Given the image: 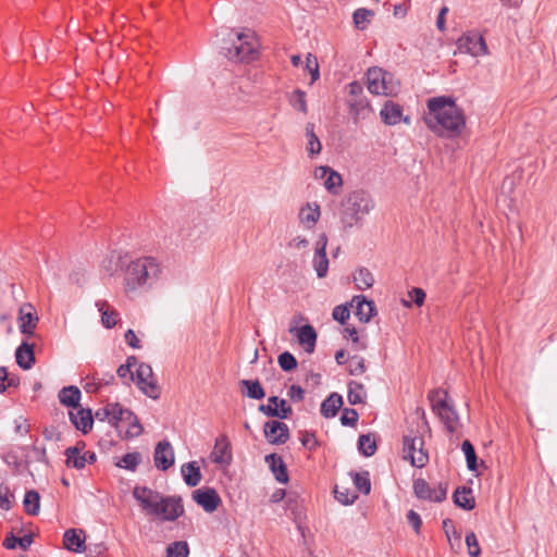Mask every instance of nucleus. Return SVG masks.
I'll use <instances>...</instances> for the list:
<instances>
[{
	"mask_svg": "<svg viewBox=\"0 0 557 557\" xmlns=\"http://www.w3.org/2000/svg\"><path fill=\"white\" fill-rule=\"evenodd\" d=\"M426 126L441 137L459 136L466 127L463 110L450 97H434L428 100Z\"/></svg>",
	"mask_w": 557,
	"mask_h": 557,
	"instance_id": "nucleus-1",
	"label": "nucleus"
},
{
	"mask_svg": "<svg viewBox=\"0 0 557 557\" xmlns=\"http://www.w3.org/2000/svg\"><path fill=\"white\" fill-rule=\"evenodd\" d=\"M162 264L151 256L131 261L124 272V289L126 294L152 287L162 275Z\"/></svg>",
	"mask_w": 557,
	"mask_h": 557,
	"instance_id": "nucleus-2",
	"label": "nucleus"
},
{
	"mask_svg": "<svg viewBox=\"0 0 557 557\" xmlns=\"http://www.w3.org/2000/svg\"><path fill=\"white\" fill-rule=\"evenodd\" d=\"M374 208V201L371 195L363 189H357L349 193L342 200L339 212L341 222L344 228H350L358 225L364 215Z\"/></svg>",
	"mask_w": 557,
	"mask_h": 557,
	"instance_id": "nucleus-3",
	"label": "nucleus"
},
{
	"mask_svg": "<svg viewBox=\"0 0 557 557\" xmlns=\"http://www.w3.org/2000/svg\"><path fill=\"white\" fill-rule=\"evenodd\" d=\"M232 47L223 48L224 55L231 61L250 62L258 55V40L251 30L237 33Z\"/></svg>",
	"mask_w": 557,
	"mask_h": 557,
	"instance_id": "nucleus-4",
	"label": "nucleus"
},
{
	"mask_svg": "<svg viewBox=\"0 0 557 557\" xmlns=\"http://www.w3.org/2000/svg\"><path fill=\"white\" fill-rule=\"evenodd\" d=\"M433 412L444 423L447 432L454 433L457 429L459 417L457 411L447 401L448 392L445 389H432L428 394Z\"/></svg>",
	"mask_w": 557,
	"mask_h": 557,
	"instance_id": "nucleus-5",
	"label": "nucleus"
},
{
	"mask_svg": "<svg viewBox=\"0 0 557 557\" xmlns=\"http://www.w3.org/2000/svg\"><path fill=\"white\" fill-rule=\"evenodd\" d=\"M110 424L113 425L120 434L124 432L125 437L139 436L144 431L137 417L129 409L123 408L117 403L111 404Z\"/></svg>",
	"mask_w": 557,
	"mask_h": 557,
	"instance_id": "nucleus-6",
	"label": "nucleus"
},
{
	"mask_svg": "<svg viewBox=\"0 0 557 557\" xmlns=\"http://www.w3.org/2000/svg\"><path fill=\"white\" fill-rule=\"evenodd\" d=\"M423 445L424 441L421 436H404V458L409 459L413 467L422 468L429 460L428 453L424 450Z\"/></svg>",
	"mask_w": 557,
	"mask_h": 557,
	"instance_id": "nucleus-7",
	"label": "nucleus"
},
{
	"mask_svg": "<svg viewBox=\"0 0 557 557\" xmlns=\"http://www.w3.org/2000/svg\"><path fill=\"white\" fill-rule=\"evenodd\" d=\"M135 380L138 388L148 397L159 399L161 395V387L158 384L151 366L147 363L138 364L136 370Z\"/></svg>",
	"mask_w": 557,
	"mask_h": 557,
	"instance_id": "nucleus-8",
	"label": "nucleus"
},
{
	"mask_svg": "<svg viewBox=\"0 0 557 557\" xmlns=\"http://www.w3.org/2000/svg\"><path fill=\"white\" fill-rule=\"evenodd\" d=\"M184 513V506L181 497L162 496L151 516L164 521H175Z\"/></svg>",
	"mask_w": 557,
	"mask_h": 557,
	"instance_id": "nucleus-9",
	"label": "nucleus"
},
{
	"mask_svg": "<svg viewBox=\"0 0 557 557\" xmlns=\"http://www.w3.org/2000/svg\"><path fill=\"white\" fill-rule=\"evenodd\" d=\"M457 48L461 53H469L472 57L485 55L488 53L485 39L476 32H469L457 40Z\"/></svg>",
	"mask_w": 557,
	"mask_h": 557,
	"instance_id": "nucleus-10",
	"label": "nucleus"
},
{
	"mask_svg": "<svg viewBox=\"0 0 557 557\" xmlns=\"http://www.w3.org/2000/svg\"><path fill=\"white\" fill-rule=\"evenodd\" d=\"M18 329L20 332L26 336L27 339L35 337V330L39 322V317L36 308L29 304H23L18 309Z\"/></svg>",
	"mask_w": 557,
	"mask_h": 557,
	"instance_id": "nucleus-11",
	"label": "nucleus"
},
{
	"mask_svg": "<svg viewBox=\"0 0 557 557\" xmlns=\"http://www.w3.org/2000/svg\"><path fill=\"white\" fill-rule=\"evenodd\" d=\"M388 73L379 67H371L367 72L368 90L373 95L389 96L395 92L394 86L386 81Z\"/></svg>",
	"mask_w": 557,
	"mask_h": 557,
	"instance_id": "nucleus-12",
	"label": "nucleus"
},
{
	"mask_svg": "<svg viewBox=\"0 0 557 557\" xmlns=\"http://www.w3.org/2000/svg\"><path fill=\"white\" fill-rule=\"evenodd\" d=\"M413 492L420 499L441 503L446 498L447 484L440 483L437 487H431L424 479H417L413 482Z\"/></svg>",
	"mask_w": 557,
	"mask_h": 557,
	"instance_id": "nucleus-13",
	"label": "nucleus"
},
{
	"mask_svg": "<svg viewBox=\"0 0 557 557\" xmlns=\"http://www.w3.org/2000/svg\"><path fill=\"white\" fill-rule=\"evenodd\" d=\"M263 433L267 441L272 445L285 444L289 440V429L287 424L277 420L265 422Z\"/></svg>",
	"mask_w": 557,
	"mask_h": 557,
	"instance_id": "nucleus-14",
	"label": "nucleus"
},
{
	"mask_svg": "<svg viewBox=\"0 0 557 557\" xmlns=\"http://www.w3.org/2000/svg\"><path fill=\"white\" fill-rule=\"evenodd\" d=\"M133 496L148 515H152L156 511V507L162 498L160 493L147 486H135Z\"/></svg>",
	"mask_w": 557,
	"mask_h": 557,
	"instance_id": "nucleus-15",
	"label": "nucleus"
},
{
	"mask_svg": "<svg viewBox=\"0 0 557 557\" xmlns=\"http://www.w3.org/2000/svg\"><path fill=\"white\" fill-rule=\"evenodd\" d=\"M193 499L207 512H213L221 504V498L214 488L206 487L193 492Z\"/></svg>",
	"mask_w": 557,
	"mask_h": 557,
	"instance_id": "nucleus-16",
	"label": "nucleus"
},
{
	"mask_svg": "<svg viewBox=\"0 0 557 557\" xmlns=\"http://www.w3.org/2000/svg\"><path fill=\"white\" fill-rule=\"evenodd\" d=\"M154 465L165 471L174 465V450L168 441L159 442L154 448Z\"/></svg>",
	"mask_w": 557,
	"mask_h": 557,
	"instance_id": "nucleus-17",
	"label": "nucleus"
},
{
	"mask_svg": "<svg viewBox=\"0 0 557 557\" xmlns=\"http://www.w3.org/2000/svg\"><path fill=\"white\" fill-rule=\"evenodd\" d=\"M86 536L83 530L69 529L63 536V545L67 550L83 553L86 550Z\"/></svg>",
	"mask_w": 557,
	"mask_h": 557,
	"instance_id": "nucleus-18",
	"label": "nucleus"
},
{
	"mask_svg": "<svg viewBox=\"0 0 557 557\" xmlns=\"http://www.w3.org/2000/svg\"><path fill=\"white\" fill-rule=\"evenodd\" d=\"M212 460L219 465H230L232 461L231 444L225 435L216 438L213 450Z\"/></svg>",
	"mask_w": 557,
	"mask_h": 557,
	"instance_id": "nucleus-19",
	"label": "nucleus"
},
{
	"mask_svg": "<svg viewBox=\"0 0 557 557\" xmlns=\"http://www.w3.org/2000/svg\"><path fill=\"white\" fill-rule=\"evenodd\" d=\"M16 363L24 370H29L35 363L34 344L28 339L22 342L15 351Z\"/></svg>",
	"mask_w": 557,
	"mask_h": 557,
	"instance_id": "nucleus-20",
	"label": "nucleus"
},
{
	"mask_svg": "<svg viewBox=\"0 0 557 557\" xmlns=\"http://www.w3.org/2000/svg\"><path fill=\"white\" fill-rule=\"evenodd\" d=\"M76 412L70 411V419L75 428L87 434L92 428V413L89 409H84L81 406L75 408Z\"/></svg>",
	"mask_w": 557,
	"mask_h": 557,
	"instance_id": "nucleus-21",
	"label": "nucleus"
},
{
	"mask_svg": "<svg viewBox=\"0 0 557 557\" xmlns=\"http://www.w3.org/2000/svg\"><path fill=\"white\" fill-rule=\"evenodd\" d=\"M85 442L79 441L75 446L69 447L65 450L66 465L76 469H83L86 466L85 459Z\"/></svg>",
	"mask_w": 557,
	"mask_h": 557,
	"instance_id": "nucleus-22",
	"label": "nucleus"
},
{
	"mask_svg": "<svg viewBox=\"0 0 557 557\" xmlns=\"http://www.w3.org/2000/svg\"><path fill=\"white\" fill-rule=\"evenodd\" d=\"M265 462L280 483L285 484L288 482L289 478L287 467L281 456L277 454H270L265 456Z\"/></svg>",
	"mask_w": 557,
	"mask_h": 557,
	"instance_id": "nucleus-23",
	"label": "nucleus"
},
{
	"mask_svg": "<svg viewBox=\"0 0 557 557\" xmlns=\"http://www.w3.org/2000/svg\"><path fill=\"white\" fill-rule=\"evenodd\" d=\"M348 106L355 122H358L360 119H367L372 112L370 102L364 96L360 98H349Z\"/></svg>",
	"mask_w": 557,
	"mask_h": 557,
	"instance_id": "nucleus-24",
	"label": "nucleus"
},
{
	"mask_svg": "<svg viewBox=\"0 0 557 557\" xmlns=\"http://www.w3.org/2000/svg\"><path fill=\"white\" fill-rule=\"evenodd\" d=\"M351 306L356 307V315L361 322H369L375 310L374 302L367 300L364 296H355Z\"/></svg>",
	"mask_w": 557,
	"mask_h": 557,
	"instance_id": "nucleus-25",
	"label": "nucleus"
},
{
	"mask_svg": "<svg viewBox=\"0 0 557 557\" xmlns=\"http://www.w3.org/2000/svg\"><path fill=\"white\" fill-rule=\"evenodd\" d=\"M298 343L307 352H313L317 343V332L313 326L306 324L297 330Z\"/></svg>",
	"mask_w": 557,
	"mask_h": 557,
	"instance_id": "nucleus-26",
	"label": "nucleus"
},
{
	"mask_svg": "<svg viewBox=\"0 0 557 557\" xmlns=\"http://www.w3.org/2000/svg\"><path fill=\"white\" fill-rule=\"evenodd\" d=\"M321 215L320 206L307 203L299 211V220L306 228H312Z\"/></svg>",
	"mask_w": 557,
	"mask_h": 557,
	"instance_id": "nucleus-27",
	"label": "nucleus"
},
{
	"mask_svg": "<svg viewBox=\"0 0 557 557\" xmlns=\"http://www.w3.org/2000/svg\"><path fill=\"white\" fill-rule=\"evenodd\" d=\"M453 499L456 506L465 510H472L475 507V499L470 487H458L454 492Z\"/></svg>",
	"mask_w": 557,
	"mask_h": 557,
	"instance_id": "nucleus-28",
	"label": "nucleus"
},
{
	"mask_svg": "<svg viewBox=\"0 0 557 557\" xmlns=\"http://www.w3.org/2000/svg\"><path fill=\"white\" fill-rule=\"evenodd\" d=\"M96 307L101 312L102 325L107 329L114 327L119 320V312L111 308V306L106 300L97 301Z\"/></svg>",
	"mask_w": 557,
	"mask_h": 557,
	"instance_id": "nucleus-29",
	"label": "nucleus"
},
{
	"mask_svg": "<svg viewBox=\"0 0 557 557\" xmlns=\"http://www.w3.org/2000/svg\"><path fill=\"white\" fill-rule=\"evenodd\" d=\"M270 404L276 406V409L267 408L268 417L287 419L293 413V409L287 405L285 399H281L277 396H271L268 398Z\"/></svg>",
	"mask_w": 557,
	"mask_h": 557,
	"instance_id": "nucleus-30",
	"label": "nucleus"
},
{
	"mask_svg": "<svg viewBox=\"0 0 557 557\" xmlns=\"http://www.w3.org/2000/svg\"><path fill=\"white\" fill-rule=\"evenodd\" d=\"M181 472L185 483L191 487L197 486L202 479L200 468L197 466L196 461L184 463L181 468Z\"/></svg>",
	"mask_w": 557,
	"mask_h": 557,
	"instance_id": "nucleus-31",
	"label": "nucleus"
},
{
	"mask_svg": "<svg viewBox=\"0 0 557 557\" xmlns=\"http://www.w3.org/2000/svg\"><path fill=\"white\" fill-rule=\"evenodd\" d=\"M343 397L337 393H332L321 405V414L325 418H333L343 406Z\"/></svg>",
	"mask_w": 557,
	"mask_h": 557,
	"instance_id": "nucleus-32",
	"label": "nucleus"
},
{
	"mask_svg": "<svg viewBox=\"0 0 557 557\" xmlns=\"http://www.w3.org/2000/svg\"><path fill=\"white\" fill-rule=\"evenodd\" d=\"M381 119L387 125H395L399 123L401 119V108L399 104L393 101H386L383 109L381 110Z\"/></svg>",
	"mask_w": 557,
	"mask_h": 557,
	"instance_id": "nucleus-33",
	"label": "nucleus"
},
{
	"mask_svg": "<svg viewBox=\"0 0 557 557\" xmlns=\"http://www.w3.org/2000/svg\"><path fill=\"white\" fill-rule=\"evenodd\" d=\"M59 400L66 407L78 408L81 400V391L76 386H66L59 392Z\"/></svg>",
	"mask_w": 557,
	"mask_h": 557,
	"instance_id": "nucleus-34",
	"label": "nucleus"
},
{
	"mask_svg": "<svg viewBox=\"0 0 557 557\" xmlns=\"http://www.w3.org/2000/svg\"><path fill=\"white\" fill-rule=\"evenodd\" d=\"M306 136L308 139L306 149H307L309 156L313 157V156L319 154L321 152L322 145H321L319 137L317 136V134L314 132L313 123H308L306 125Z\"/></svg>",
	"mask_w": 557,
	"mask_h": 557,
	"instance_id": "nucleus-35",
	"label": "nucleus"
},
{
	"mask_svg": "<svg viewBox=\"0 0 557 557\" xmlns=\"http://www.w3.org/2000/svg\"><path fill=\"white\" fill-rule=\"evenodd\" d=\"M354 282L358 289L366 290L373 286L374 277L368 269L361 268L354 275Z\"/></svg>",
	"mask_w": 557,
	"mask_h": 557,
	"instance_id": "nucleus-36",
	"label": "nucleus"
},
{
	"mask_svg": "<svg viewBox=\"0 0 557 557\" xmlns=\"http://www.w3.org/2000/svg\"><path fill=\"white\" fill-rule=\"evenodd\" d=\"M23 504L28 515H38L40 508V496L38 492L34 490L26 492Z\"/></svg>",
	"mask_w": 557,
	"mask_h": 557,
	"instance_id": "nucleus-37",
	"label": "nucleus"
},
{
	"mask_svg": "<svg viewBox=\"0 0 557 557\" xmlns=\"http://www.w3.org/2000/svg\"><path fill=\"white\" fill-rule=\"evenodd\" d=\"M240 385L246 387V395L252 399H262L265 396L264 389L258 380H242Z\"/></svg>",
	"mask_w": 557,
	"mask_h": 557,
	"instance_id": "nucleus-38",
	"label": "nucleus"
},
{
	"mask_svg": "<svg viewBox=\"0 0 557 557\" xmlns=\"http://www.w3.org/2000/svg\"><path fill=\"white\" fill-rule=\"evenodd\" d=\"M358 448L363 456L370 457L376 451L375 440L370 434H362L358 440Z\"/></svg>",
	"mask_w": 557,
	"mask_h": 557,
	"instance_id": "nucleus-39",
	"label": "nucleus"
},
{
	"mask_svg": "<svg viewBox=\"0 0 557 557\" xmlns=\"http://www.w3.org/2000/svg\"><path fill=\"white\" fill-rule=\"evenodd\" d=\"M347 398L350 405L362 404L364 398L363 385L357 382H350L348 384Z\"/></svg>",
	"mask_w": 557,
	"mask_h": 557,
	"instance_id": "nucleus-40",
	"label": "nucleus"
},
{
	"mask_svg": "<svg viewBox=\"0 0 557 557\" xmlns=\"http://www.w3.org/2000/svg\"><path fill=\"white\" fill-rule=\"evenodd\" d=\"M461 449L465 453L468 469L471 471H475L478 468V457L475 454V449L470 441L465 440L461 445Z\"/></svg>",
	"mask_w": 557,
	"mask_h": 557,
	"instance_id": "nucleus-41",
	"label": "nucleus"
},
{
	"mask_svg": "<svg viewBox=\"0 0 557 557\" xmlns=\"http://www.w3.org/2000/svg\"><path fill=\"white\" fill-rule=\"evenodd\" d=\"M342 185V175L338 172L332 170L324 181V187L331 194L337 195L339 193Z\"/></svg>",
	"mask_w": 557,
	"mask_h": 557,
	"instance_id": "nucleus-42",
	"label": "nucleus"
},
{
	"mask_svg": "<svg viewBox=\"0 0 557 557\" xmlns=\"http://www.w3.org/2000/svg\"><path fill=\"white\" fill-rule=\"evenodd\" d=\"M374 15V12L371 11V10H368V9H363V8H360V9H357L355 12H354V23H355V26L358 28V29H363L366 27V25L368 23H370V18Z\"/></svg>",
	"mask_w": 557,
	"mask_h": 557,
	"instance_id": "nucleus-43",
	"label": "nucleus"
},
{
	"mask_svg": "<svg viewBox=\"0 0 557 557\" xmlns=\"http://www.w3.org/2000/svg\"><path fill=\"white\" fill-rule=\"evenodd\" d=\"M140 460H141V456L139 453H137V451L128 453V454L124 455L119 462H116V466L134 471L136 469V467L139 465Z\"/></svg>",
	"mask_w": 557,
	"mask_h": 557,
	"instance_id": "nucleus-44",
	"label": "nucleus"
},
{
	"mask_svg": "<svg viewBox=\"0 0 557 557\" xmlns=\"http://www.w3.org/2000/svg\"><path fill=\"white\" fill-rule=\"evenodd\" d=\"M313 268L317 272L318 277H325L329 270V259L326 253H314Z\"/></svg>",
	"mask_w": 557,
	"mask_h": 557,
	"instance_id": "nucleus-45",
	"label": "nucleus"
},
{
	"mask_svg": "<svg viewBox=\"0 0 557 557\" xmlns=\"http://www.w3.org/2000/svg\"><path fill=\"white\" fill-rule=\"evenodd\" d=\"M189 554L188 544L184 541L174 542L166 548L168 557H187Z\"/></svg>",
	"mask_w": 557,
	"mask_h": 557,
	"instance_id": "nucleus-46",
	"label": "nucleus"
},
{
	"mask_svg": "<svg viewBox=\"0 0 557 557\" xmlns=\"http://www.w3.org/2000/svg\"><path fill=\"white\" fill-rule=\"evenodd\" d=\"M354 484L359 492H361L366 495L369 494L371 491V482H370V478H369V472L364 471L361 473H355L354 474Z\"/></svg>",
	"mask_w": 557,
	"mask_h": 557,
	"instance_id": "nucleus-47",
	"label": "nucleus"
},
{
	"mask_svg": "<svg viewBox=\"0 0 557 557\" xmlns=\"http://www.w3.org/2000/svg\"><path fill=\"white\" fill-rule=\"evenodd\" d=\"M290 104L295 109H297L306 114L308 112L307 102H306V92L300 89L295 90L290 97Z\"/></svg>",
	"mask_w": 557,
	"mask_h": 557,
	"instance_id": "nucleus-48",
	"label": "nucleus"
},
{
	"mask_svg": "<svg viewBox=\"0 0 557 557\" xmlns=\"http://www.w3.org/2000/svg\"><path fill=\"white\" fill-rule=\"evenodd\" d=\"M278 364L284 371H292L297 367V360L289 351L282 352L277 358Z\"/></svg>",
	"mask_w": 557,
	"mask_h": 557,
	"instance_id": "nucleus-49",
	"label": "nucleus"
},
{
	"mask_svg": "<svg viewBox=\"0 0 557 557\" xmlns=\"http://www.w3.org/2000/svg\"><path fill=\"white\" fill-rule=\"evenodd\" d=\"M466 544L468 547V554L471 557H478L481 554V548L474 532H468L466 535Z\"/></svg>",
	"mask_w": 557,
	"mask_h": 557,
	"instance_id": "nucleus-50",
	"label": "nucleus"
},
{
	"mask_svg": "<svg viewBox=\"0 0 557 557\" xmlns=\"http://www.w3.org/2000/svg\"><path fill=\"white\" fill-rule=\"evenodd\" d=\"M13 494L10 492V488L7 485H0V508L3 510H9L12 507L13 503Z\"/></svg>",
	"mask_w": 557,
	"mask_h": 557,
	"instance_id": "nucleus-51",
	"label": "nucleus"
},
{
	"mask_svg": "<svg viewBox=\"0 0 557 557\" xmlns=\"http://www.w3.org/2000/svg\"><path fill=\"white\" fill-rule=\"evenodd\" d=\"M348 371L351 375H360L366 371L364 359L360 356L350 358Z\"/></svg>",
	"mask_w": 557,
	"mask_h": 557,
	"instance_id": "nucleus-52",
	"label": "nucleus"
},
{
	"mask_svg": "<svg viewBox=\"0 0 557 557\" xmlns=\"http://www.w3.org/2000/svg\"><path fill=\"white\" fill-rule=\"evenodd\" d=\"M359 414L355 409L345 408L342 412L341 422L343 425L356 426Z\"/></svg>",
	"mask_w": 557,
	"mask_h": 557,
	"instance_id": "nucleus-53",
	"label": "nucleus"
},
{
	"mask_svg": "<svg viewBox=\"0 0 557 557\" xmlns=\"http://www.w3.org/2000/svg\"><path fill=\"white\" fill-rule=\"evenodd\" d=\"M306 67L307 70L309 71V73L311 74V83L315 82L317 79H319L320 77V72H319V64H318V60L317 58L311 54V53H308L307 58H306Z\"/></svg>",
	"mask_w": 557,
	"mask_h": 557,
	"instance_id": "nucleus-54",
	"label": "nucleus"
},
{
	"mask_svg": "<svg viewBox=\"0 0 557 557\" xmlns=\"http://www.w3.org/2000/svg\"><path fill=\"white\" fill-rule=\"evenodd\" d=\"M333 319L338 321L339 323L344 324L347 319H349L350 311L346 306H336L333 309Z\"/></svg>",
	"mask_w": 557,
	"mask_h": 557,
	"instance_id": "nucleus-55",
	"label": "nucleus"
},
{
	"mask_svg": "<svg viewBox=\"0 0 557 557\" xmlns=\"http://www.w3.org/2000/svg\"><path fill=\"white\" fill-rule=\"evenodd\" d=\"M300 441H301V444L309 450H313L318 445L315 435L312 432H308V431L302 432Z\"/></svg>",
	"mask_w": 557,
	"mask_h": 557,
	"instance_id": "nucleus-56",
	"label": "nucleus"
},
{
	"mask_svg": "<svg viewBox=\"0 0 557 557\" xmlns=\"http://www.w3.org/2000/svg\"><path fill=\"white\" fill-rule=\"evenodd\" d=\"M334 493H335V498L344 505L352 504L355 502V499L357 498L356 494H350L348 492H341L337 486L335 487Z\"/></svg>",
	"mask_w": 557,
	"mask_h": 557,
	"instance_id": "nucleus-57",
	"label": "nucleus"
},
{
	"mask_svg": "<svg viewBox=\"0 0 557 557\" xmlns=\"http://www.w3.org/2000/svg\"><path fill=\"white\" fill-rule=\"evenodd\" d=\"M409 298L417 306H422L425 300V293L423 289L414 287L408 293Z\"/></svg>",
	"mask_w": 557,
	"mask_h": 557,
	"instance_id": "nucleus-58",
	"label": "nucleus"
},
{
	"mask_svg": "<svg viewBox=\"0 0 557 557\" xmlns=\"http://www.w3.org/2000/svg\"><path fill=\"white\" fill-rule=\"evenodd\" d=\"M407 520L408 523L412 525L414 532L419 534L422 525V520L419 513H417L414 510H409L407 513Z\"/></svg>",
	"mask_w": 557,
	"mask_h": 557,
	"instance_id": "nucleus-59",
	"label": "nucleus"
},
{
	"mask_svg": "<svg viewBox=\"0 0 557 557\" xmlns=\"http://www.w3.org/2000/svg\"><path fill=\"white\" fill-rule=\"evenodd\" d=\"M116 373L122 380L128 379V381H135L136 373L134 374L129 364H121L117 368Z\"/></svg>",
	"mask_w": 557,
	"mask_h": 557,
	"instance_id": "nucleus-60",
	"label": "nucleus"
},
{
	"mask_svg": "<svg viewBox=\"0 0 557 557\" xmlns=\"http://www.w3.org/2000/svg\"><path fill=\"white\" fill-rule=\"evenodd\" d=\"M288 396L294 401H301L305 396V391L299 385H292L288 391Z\"/></svg>",
	"mask_w": 557,
	"mask_h": 557,
	"instance_id": "nucleus-61",
	"label": "nucleus"
},
{
	"mask_svg": "<svg viewBox=\"0 0 557 557\" xmlns=\"http://www.w3.org/2000/svg\"><path fill=\"white\" fill-rule=\"evenodd\" d=\"M349 98H360L363 96V87L359 82H352L348 85Z\"/></svg>",
	"mask_w": 557,
	"mask_h": 557,
	"instance_id": "nucleus-62",
	"label": "nucleus"
},
{
	"mask_svg": "<svg viewBox=\"0 0 557 557\" xmlns=\"http://www.w3.org/2000/svg\"><path fill=\"white\" fill-rule=\"evenodd\" d=\"M125 342L132 348H140V342L133 330H127L124 335Z\"/></svg>",
	"mask_w": 557,
	"mask_h": 557,
	"instance_id": "nucleus-63",
	"label": "nucleus"
},
{
	"mask_svg": "<svg viewBox=\"0 0 557 557\" xmlns=\"http://www.w3.org/2000/svg\"><path fill=\"white\" fill-rule=\"evenodd\" d=\"M95 418L99 421L108 420L110 422L111 419V404H108L104 408L98 409L95 413Z\"/></svg>",
	"mask_w": 557,
	"mask_h": 557,
	"instance_id": "nucleus-64",
	"label": "nucleus"
}]
</instances>
